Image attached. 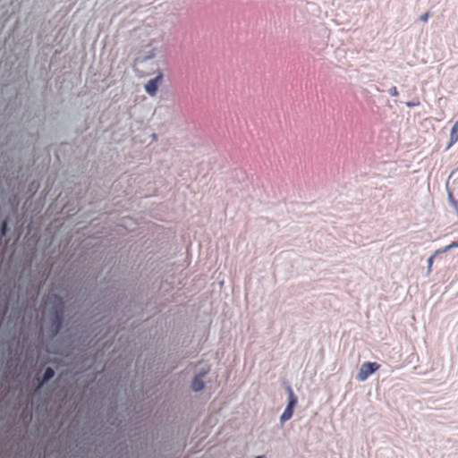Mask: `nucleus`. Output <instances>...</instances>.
Segmentation results:
<instances>
[{
	"label": "nucleus",
	"mask_w": 458,
	"mask_h": 458,
	"mask_svg": "<svg viewBox=\"0 0 458 458\" xmlns=\"http://www.w3.org/2000/svg\"><path fill=\"white\" fill-rule=\"evenodd\" d=\"M380 365L377 362H364L361 364L359 372L357 374V379L359 381H365L371 374L378 370Z\"/></svg>",
	"instance_id": "nucleus-1"
},
{
	"label": "nucleus",
	"mask_w": 458,
	"mask_h": 458,
	"mask_svg": "<svg viewBox=\"0 0 458 458\" xmlns=\"http://www.w3.org/2000/svg\"><path fill=\"white\" fill-rule=\"evenodd\" d=\"M287 393L289 395L288 405L280 417V420L283 422L292 418L293 413V408L297 404V397L295 396L293 389L290 386L287 387Z\"/></svg>",
	"instance_id": "nucleus-2"
},
{
	"label": "nucleus",
	"mask_w": 458,
	"mask_h": 458,
	"mask_svg": "<svg viewBox=\"0 0 458 458\" xmlns=\"http://www.w3.org/2000/svg\"><path fill=\"white\" fill-rule=\"evenodd\" d=\"M163 72L158 71L157 76L145 84V90L149 96L155 97L157 95L158 88L163 82Z\"/></svg>",
	"instance_id": "nucleus-3"
},
{
	"label": "nucleus",
	"mask_w": 458,
	"mask_h": 458,
	"mask_svg": "<svg viewBox=\"0 0 458 458\" xmlns=\"http://www.w3.org/2000/svg\"><path fill=\"white\" fill-rule=\"evenodd\" d=\"M207 371H204L203 373H199L197 375L191 384V387L194 391H199L204 387V382L203 377L206 375Z\"/></svg>",
	"instance_id": "nucleus-4"
},
{
	"label": "nucleus",
	"mask_w": 458,
	"mask_h": 458,
	"mask_svg": "<svg viewBox=\"0 0 458 458\" xmlns=\"http://www.w3.org/2000/svg\"><path fill=\"white\" fill-rule=\"evenodd\" d=\"M458 141V121L454 123L450 132V141L447 148H451L454 143Z\"/></svg>",
	"instance_id": "nucleus-5"
},
{
	"label": "nucleus",
	"mask_w": 458,
	"mask_h": 458,
	"mask_svg": "<svg viewBox=\"0 0 458 458\" xmlns=\"http://www.w3.org/2000/svg\"><path fill=\"white\" fill-rule=\"evenodd\" d=\"M54 374H55V372H54L53 369L47 368L44 372V375H43L42 383H45V382L48 381L49 379H51L54 377Z\"/></svg>",
	"instance_id": "nucleus-6"
},
{
	"label": "nucleus",
	"mask_w": 458,
	"mask_h": 458,
	"mask_svg": "<svg viewBox=\"0 0 458 458\" xmlns=\"http://www.w3.org/2000/svg\"><path fill=\"white\" fill-rule=\"evenodd\" d=\"M454 248H458V241L457 242H453L452 243H450L449 245L445 246V248H443L442 250H437L436 252H435V255L438 254V253H443V252H446L452 249H454Z\"/></svg>",
	"instance_id": "nucleus-7"
},
{
	"label": "nucleus",
	"mask_w": 458,
	"mask_h": 458,
	"mask_svg": "<svg viewBox=\"0 0 458 458\" xmlns=\"http://www.w3.org/2000/svg\"><path fill=\"white\" fill-rule=\"evenodd\" d=\"M157 55V48L155 47H152L151 49H149L147 54L142 57V60H148V59H152L156 56Z\"/></svg>",
	"instance_id": "nucleus-8"
},
{
	"label": "nucleus",
	"mask_w": 458,
	"mask_h": 458,
	"mask_svg": "<svg viewBox=\"0 0 458 458\" xmlns=\"http://www.w3.org/2000/svg\"><path fill=\"white\" fill-rule=\"evenodd\" d=\"M389 93L392 97H397L399 92H398V89L395 86L392 87L390 89H389Z\"/></svg>",
	"instance_id": "nucleus-9"
},
{
	"label": "nucleus",
	"mask_w": 458,
	"mask_h": 458,
	"mask_svg": "<svg viewBox=\"0 0 458 458\" xmlns=\"http://www.w3.org/2000/svg\"><path fill=\"white\" fill-rule=\"evenodd\" d=\"M408 107H413L420 105V101L417 99L416 101H408L405 103Z\"/></svg>",
	"instance_id": "nucleus-10"
},
{
	"label": "nucleus",
	"mask_w": 458,
	"mask_h": 458,
	"mask_svg": "<svg viewBox=\"0 0 458 458\" xmlns=\"http://www.w3.org/2000/svg\"><path fill=\"white\" fill-rule=\"evenodd\" d=\"M6 229H7V222L4 220V221H3L2 225H1V233H2V235L5 234Z\"/></svg>",
	"instance_id": "nucleus-11"
},
{
	"label": "nucleus",
	"mask_w": 458,
	"mask_h": 458,
	"mask_svg": "<svg viewBox=\"0 0 458 458\" xmlns=\"http://www.w3.org/2000/svg\"><path fill=\"white\" fill-rule=\"evenodd\" d=\"M429 17V13L427 12L425 13H423L420 17V20L423 22H427L428 21V19Z\"/></svg>",
	"instance_id": "nucleus-12"
},
{
	"label": "nucleus",
	"mask_w": 458,
	"mask_h": 458,
	"mask_svg": "<svg viewBox=\"0 0 458 458\" xmlns=\"http://www.w3.org/2000/svg\"><path fill=\"white\" fill-rule=\"evenodd\" d=\"M433 260H434V256H431L430 258H428V270H431V267H432V265H433Z\"/></svg>",
	"instance_id": "nucleus-13"
},
{
	"label": "nucleus",
	"mask_w": 458,
	"mask_h": 458,
	"mask_svg": "<svg viewBox=\"0 0 458 458\" xmlns=\"http://www.w3.org/2000/svg\"><path fill=\"white\" fill-rule=\"evenodd\" d=\"M62 313H63V310L60 309V310H56L55 311V318L60 320L61 319V317H62Z\"/></svg>",
	"instance_id": "nucleus-14"
},
{
	"label": "nucleus",
	"mask_w": 458,
	"mask_h": 458,
	"mask_svg": "<svg viewBox=\"0 0 458 458\" xmlns=\"http://www.w3.org/2000/svg\"><path fill=\"white\" fill-rule=\"evenodd\" d=\"M452 204H453V206H454V209H455V211H456V213L458 215V200L453 199L452 200Z\"/></svg>",
	"instance_id": "nucleus-15"
},
{
	"label": "nucleus",
	"mask_w": 458,
	"mask_h": 458,
	"mask_svg": "<svg viewBox=\"0 0 458 458\" xmlns=\"http://www.w3.org/2000/svg\"><path fill=\"white\" fill-rule=\"evenodd\" d=\"M256 458H265L263 455L257 456Z\"/></svg>",
	"instance_id": "nucleus-16"
}]
</instances>
